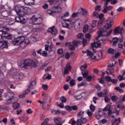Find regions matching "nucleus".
<instances>
[{
	"mask_svg": "<svg viewBox=\"0 0 125 125\" xmlns=\"http://www.w3.org/2000/svg\"><path fill=\"white\" fill-rule=\"evenodd\" d=\"M113 24H114V21H111L109 23H107L101 30L98 31L99 36L96 38V40H98L101 36L103 37H109V36H111V34L113 32V30L108 31L106 34L104 33L112 27Z\"/></svg>",
	"mask_w": 125,
	"mask_h": 125,
	"instance_id": "1",
	"label": "nucleus"
},
{
	"mask_svg": "<svg viewBox=\"0 0 125 125\" xmlns=\"http://www.w3.org/2000/svg\"><path fill=\"white\" fill-rule=\"evenodd\" d=\"M28 42H29V40L25 39L24 36L18 37L17 38L15 39L13 41V43L15 45H19L20 44H22V43L27 44Z\"/></svg>",
	"mask_w": 125,
	"mask_h": 125,
	"instance_id": "2",
	"label": "nucleus"
},
{
	"mask_svg": "<svg viewBox=\"0 0 125 125\" xmlns=\"http://www.w3.org/2000/svg\"><path fill=\"white\" fill-rule=\"evenodd\" d=\"M32 24L34 25H40L42 22V19L41 17H37L36 16H33L31 19Z\"/></svg>",
	"mask_w": 125,
	"mask_h": 125,
	"instance_id": "3",
	"label": "nucleus"
},
{
	"mask_svg": "<svg viewBox=\"0 0 125 125\" xmlns=\"http://www.w3.org/2000/svg\"><path fill=\"white\" fill-rule=\"evenodd\" d=\"M70 15L69 12H66L62 16L61 19L63 20V21H69L71 22V24H74L75 23V20L73 19V18H70V19H66L67 17Z\"/></svg>",
	"mask_w": 125,
	"mask_h": 125,
	"instance_id": "4",
	"label": "nucleus"
},
{
	"mask_svg": "<svg viewBox=\"0 0 125 125\" xmlns=\"http://www.w3.org/2000/svg\"><path fill=\"white\" fill-rule=\"evenodd\" d=\"M14 10L16 11V13H17L18 15L19 16H22L23 15V13L22 11H23V6L20 5H17L15 6Z\"/></svg>",
	"mask_w": 125,
	"mask_h": 125,
	"instance_id": "5",
	"label": "nucleus"
},
{
	"mask_svg": "<svg viewBox=\"0 0 125 125\" xmlns=\"http://www.w3.org/2000/svg\"><path fill=\"white\" fill-rule=\"evenodd\" d=\"M74 28L77 30L80 29L81 26H83V21L81 19H77L75 21H74Z\"/></svg>",
	"mask_w": 125,
	"mask_h": 125,
	"instance_id": "6",
	"label": "nucleus"
},
{
	"mask_svg": "<svg viewBox=\"0 0 125 125\" xmlns=\"http://www.w3.org/2000/svg\"><path fill=\"white\" fill-rule=\"evenodd\" d=\"M14 98V93L12 92L7 93L5 96V100L6 101H11Z\"/></svg>",
	"mask_w": 125,
	"mask_h": 125,
	"instance_id": "7",
	"label": "nucleus"
},
{
	"mask_svg": "<svg viewBox=\"0 0 125 125\" xmlns=\"http://www.w3.org/2000/svg\"><path fill=\"white\" fill-rule=\"evenodd\" d=\"M123 31L124 28L121 27V26H118L116 27L113 31L114 35H119V34L122 35V34H123Z\"/></svg>",
	"mask_w": 125,
	"mask_h": 125,
	"instance_id": "8",
	"label": "nucleus"
},
{
	"mask_svg": "<svg viewBox=\"0 0 125 125\" xmlns=\"http://www.w3.org/2000/svg\"><path fill=\"white\" fill-rule=\"evenodd\" d=\"M20 66L21 67V68H26V67L30 66V61H21L20 63Z\"/></svg>",
	"mask_w": 125,
	"mask_h": 125,
	"instance_id": "9",
	"label": "nucleus"
},
{
	"mask_svg": "<svg viewBox=\"0 0 125 125\" xmlns=\"http://www.w3.org/2000/svg\"><path fill=\"white\" fill-rule=\"evenodd\" d=\"M8 31H9V28H8V27H7L2 24L0 25V32L2 33L1 35H4L5 33H7Z\"/></svg>",
	"mask_w": 125,
	"mask_h": 125,
	"instance_id": "10",
	"label": "nucleus"
},
{
	"mask_svg": "<svg viewBox=\"0 0 125 125\" xmlns=\"http://www.w3.org/2000/svg\"><path fill=\"white\" fill-rule=\"evenodd\" d=\"M8 44L7 42L5 41H0V48L3 49L4 48H8Z\"/></svg>",
	"mask_w": 125,
	"mask_h": 125,
	"instance_id": "11",
	"label": "nucleus"
},
{
	"mask_svg": "<svg viewBox=\"0 0 125 125\" xmlns=\"http://www.w3.org/2000/svg\"><path fill=\"white\" fill-rule=\"evenodd\" d=\"M31 11V9L29 7H24L23 6V9L22 11V13L23 15H21V16H25L26 14H28Z\"/></svg>",
	"mask_w": 125,
	"mask_h": 125,
	"instance_id": "12",
	"label": "nucleus"
},
{
	"mask_svg": "<svg viewBox=\"0 0 125 125\" xmlns=\"http://www.w3.org/2000/svg\"><path fill=\"white\" fill-rule=\"evenodd\" d=\"M48 32L51 33L52 35L55 36L57 34V29L55 26H53L48 29Z\"/></svg>",
	"mask_w": 125,
	"mask_h": 125,
	"instance_id": "13",
	"label": "nucleus"
},
{
	"mask_svg": "<svg viewBox=\"0 0 125 125\" xmlns=\"http://www.w3.org/2000/svg\"><path fill=\"white\" fill-rule=\"evenodd\" d=\"M94 54H93V53H92V52H91L90 50H87V56H88L89 59H90V60H93L94 59Z\"/></svg>",
	"mask_w": 125,
	"mask_h": 125,
	"instance_id": "14",
	"label": "nucleus"
},
{
	"mask_svg": "<svg viewBox=\"0 0 125 125\" xmlns=\"http://www.w3.org/2000/svg\"><path fill=\"white\" fill-rule=\"evenodd\" d=\"M103 55V53L102 52V51H101V54H97L95 55L94 56V60L96 61H98V60H100L102 58V56Z\"/></svg>",
	"mask_w": 125,
	"mask_h": 125,
	"instance_id": "15",
	"label": "nucleus"
},
{
	"mask_svg": "<svg viewBox=\"0 0 125 125\" xmlns=\"http://www.w3.org/2000/svg\"><path fill=\"white\" fill-rule=\"evenodd\" d=\"M81 13H82L83 16H87L88 15V12L87 10L84 8H80Z\"/></svg>",
	"mask_w": 125,
	"mask_h": 125,
	"instance_id": "16",
	"label": "nucleus"
},
{
	"mask_svg": "<svg viewBox=\"0 0 125 125\" xmlns=\"http://www.w3.org/2000/svg\"><path fill=\"white\" fill-rule=\"evenodd\" d=\"M30 62V65L29 66H31L32 67H34V68H36L37 66H38V60L36 59H34L31 62Z\"/></svg>",
	"mask_w": 125,
	"mask_h": 125,
	"instance_id": "17",
	"label": "nucleus"
},
{
	"mask_svg": "<svg viewBox=\"0 0 125 125\" xmlns=\"http://www.w3.org/2000/svg\"><path fill=\"white\" fill-rule=\"evenodd\" d=\"M71 65L70 64V63H68L64 68V75H66L68 74V73H69V71L71 70Z\"/></svg>",
	"mask_w": 125,
	"mask_h": 125,
	"instance_id": "18",
	"label": "nucleus"
},
{
	"mask_svg": "<svg viewBox=\"0 0 125 125\" xmlns=\"http://www.w3.org/2000/svg\"><path fill=\"white\" fill-rule=\"evenodd\" d=\"M24 2L26 5H34L35 0H24Z\"/></svg>",
	"mask_w": 125,
	"mask_h": 125,
	"instance_id": "19",
	"label": "nucleus"
},
{
	"mask_svg": "<svg viewBox=\"0 0 125 125\" xmlns=\"http://www.w3.org/2000/svg\"><path fill=\"white\" fill-rule=\"evenodd\" d=\"M65 46H69V49L70 50H75V47L74 45H72V43L71 42H66L65 44Z\"/></svg>",
	"mask_w": 125,
	"mask_h": 125,
	"instance_id": "20",
	"label": "nucleus"
},
{
	"mask_svg": "<svg viewBox=\"0 0 125 125\" xmlns=\"http://www.w3.org/2000/svg\"><path fill=\"white\" fill-rule=\"evenodd\" d=\"M121 123V118H118L117 119H113L112 120V125H118L119 124Z\"/></svg>",
	"mask_w": 125,
	"mask_h": 125,
	"instance_id": "21",
	"label": "nucleus"
},
{
	"mask_svg": "<svg viewBox=\"0 0 125 125\" xmlns=\"http://www.w3.org/2000/svg\"><path fill=\"white\" fill-rule=\"evenodd\" d=\"M105 72L107 75H112L113 77H115V75L114 74V71H113V69L111 68H107Z\"/></svg>",
	"mask_w": 125,
	"mask_h": 125,
	"instance_id": "22",
	"label": "nucleus"
},
{
	"mask_svg": "<svg viewBox=\"0 0 125 125\" xmlns=\"http://www.w3.org/2000/svg\"><path fill=\"white\" fill-rule=\"evenodd\" d=\"M37 84V82L36 81H33L30 83V84L29 85L28 88L29 89H32L34 88V87L36 86Z\"/></svg>",
	"mask_w": 125,
	"mask_h": 125,
	"instance_id": "23",
	"label": "nucleus"
},
{
	"mask_svg": "<svg viewBox=\"0 0 125 125\" xmlns=\"http://www.w3.org/2000/svg\"><path fill=\"white\" fill-rule=\"evenodd\" d=\"M104 9L103 10V13H107L108 12V3H106L105 1L104 4Z\"/></svg>",
	"mask_w": 125,
	"mask_h": 125,
	"instance_id": "24",
	"label": "nucleus"
},
{
	"mask_svg": "<svg viewBox=\"0 0 125 125\" xmlns=\"http://www.w3.org/2000/svg\"><path fill=\"white\" fill-rule=\"evenodd\" d=\"M105 1L107 4L110 1L111 4H117L118 3V0H103Z\"/></svg>",
	"mask_w": 125,
	"mask_h": 125,
	"instance_id": "25",
	"label": "nucleus"
},
{
	"mask_svg": "<svg viewBox=\"0 0 125 125\" xmlns=\"http://www.w3.org/2000/svg\"><path fill=\"white\" fill-rule=\"evenodd\" d=\"M116 51L115 49L112 48H109L107 50V53L108 54H111V55H114V54L115 53Z\"/></svg>",
	"mask_w": 125,
	"mask_h": 125,
	"instance_id": "26",
	"label": "nucleus"
},
{
	"mask_svg": "<svg viewBox=\"0 0 125 125\" xmlns=\"http://www.w3.org/2000/svg\"><path fill=\"white\" fill-rule=\"evenodd\" d=\"M82 74L83 75V78L85 79L86 77L89 76L88 74H89V72L87 70H84V71H82Z\"/></svg>",
	"mask_w": 125,
	"mask_h": 125,
	"instance_id": "27",
	"label": "nucleus"
},
{
	"mask_svg": "<svg viewBox=\"0 0 125 125\" xmlns=\"http://www.w3.org/2000/svg\"><path fill=\"white\" fill-rule=\"evenodd\" d=\"M68 22H69V23H70V24H72V23H71V21H63L62 22V26L64 28H66V27H68V26H69V23H68Z\"/></svg>",
	"mask_w": 125,
	"mask_h": 125,
	"instance_id": "28",
	"label": "nucleus"
},
{
	"mask_svg": "<svg viewBox=\"0 0 125 125\" xmlns=\"http://www.w3.org/2000/svg\"><path fill=\"white\" fill-rule=\"evenodd\" d=\"M92 47H100L101 46V43L99 42H94L91 44Z\"/></svg>",
	"mask_w": 125,
	"mask_h": 125,
	"instance_id": "29",
	"label": "nucleus"
},
{
	"mask_svg": "<svg viewBox=\"0 0 125 125\" xmlns=\"http://www.w3.org/2000/svg\"><path fill=\"white\" fill-rule=\"evenodd\" d=\"M1 37L3 38H6V39H10L12 37L11 35L7 33H5L4 34H1Z\"/></svg>",
	"mask_w": 125,
	"mask_h": 125,
	"instance_id": "30",
	"label": "nucleus"
},
{
	"mask_svg": "<svg viewBox=\"0 0 125 125\" xmlns=\"http://www.w3.org/2000/svg\"><path fill=\"white\" fill-rule=\"evenodd\" d=\"M113 46H116L118 44V42H119V39L117 37L114 38L112 40Z\"/></svg>",
	"mask_w": 125,
	"mask_h": 125,
	"instance_id": "31",
	"label": "nucleus"
},
{
	"mask_svg": "<svg viewBox=\"0 0 125 125\" xmlns=\"http://www.w3.org/2000/svg\"><path fill=\"white\" fill-rule=\"evenodd\" d=\"M114 114H115V112H112V110H109L108 112V116L109 118H115Z\"/></svg>",
	"mask_w": 125,
	"mask_h": 125,
	"instance_id": "32",
	"label": "nucleus"
},
{
	"mask_svg": "<svg viewBox=\"0 0 125 125\" xmlns=\"http://www.w3.org/2000/svg\"><path fill=\"white\" fill-rule=\"evenodd\" d=\"M87 68V64H84L80 66V69L82 72L85 71V69Z\"/></svg>",
	"mask_w": 125,
	"mask_h": 125,
	"instance_id": "33",
	"label": "nucleus"
},
{
	"mask_svg": "<svg viewBox=\"0 0 125 125\" xmlns=\"http://www.w3.org/2000/svg\"><path fill=\"white\" fill-rule=\"evenodd\" d=\"M97 23H98L97 20H93L92 21V24H91L92 28H95V27H96L97 26L96 24H97Z\"/></svg>",
	"mask_w": 125,
	"mask_h": 125,
	"instance_id": "34",
	"label": "nucleus"
},
{
	"mask_svg": "<svg viewBox=\"0 0 125 125\" xmlns=\"http://www.w3.org/2000/svg\"><path fill=\"white\" fill-rule=\"evenodd\" d=\"M61 118L59 117H57L54 119V123H56V125H57V123L58 124L59 123H61Z\"/></svg>",
	"mask_w": 125,
	"mask_h": 125,
	"instance_id": "35",
	"label": "nucleus"
},
{
	"mask_svg": "<svg viewBox=\"0 0 125 125\" xmlns=\"http://www.w3.org/2000/svg\"><path fill=\"white\" fill-rule=\"evenodd\" d=\"M21 16V23L22 24H25L27 22V20L24 18V16Z\"/></svg>",
	"mask_w": 125,
	"mask_h": 125,
	"instance_id": "36",
	"label": "nucleus"
},
{
	"mask_svg": "<svg viewBox=\"0 0 125 125\" xmlns=\"http://www.w3.org/2000/svg\"><path fill=\"white\" fill-rule=\"evenodd\" d=\"M89 25L86 24L83 27V33H86L88 31Z\"/></svg>",
	"mask_w": 125,
	"mask_h": 125,
	"instance_id": "37",
	"label": "nucleus"
},
{
	"mask_svg": "<svg viewBox=\"0 0 125 125\" xmlns=\"http://www.w3.org/2000/svg\"><path fill=\"white\" fill-rule=\"evenodd\" d=\"M49 122V119L46 118L44 121L42 123L41 125H51V124H48Z\"/></svg>",
	"mask_w": 125,
	"mask_h": 125,
	"instance_id": "38",
	"label": "nucleus"
},
{
	"mask_svg": "<svg viewBox=\"0 0 125 125\" xmlns=\"http://www.w3.org/2000/svg\"><path fill=\"white\" fill-rule=\"evenodd\" d=\"M88 117H89V120H91L92 118V115H93V113H92V111H89V110H88L86 112Z\"/></svg>",
	"mask_w": 125,
	"mask_h": 125,
	"instance_id": "39",
	"label": "nucleus"
},
{
	"mask_svg": "<svg viewBox=\"0 0 125 125\" xmlns=\"http://www.w3.org/2000/svg\"><path fill=\"white\" fill-rule=\"evenodd\" d=\"M13 107L14 109V110L16 109H18L19 107H20V104H18V103H15L13 104Z\"/></svg>",
	"mask_w": 125,
	"mask_h": 125,
	"instance_id": "40",
	"label": "nucleus"
},
{
	"mask_svg": "<svg viewBox=\"0 0 125 125\" xmlns=\"http://www.w3.org/2000/svg\"><path fill=\"white\" fill-rule=\"evenodd\" d=\"M47 13L50 15H51L52 16H55V15L56 14L55 12H53L50 10H47Z\"/></svg>",
	"mask_w": 125,
	"mask_h": 125,
	"instance_id": "41",
	"label": "nucleus"
},
{
	"mask_svg": "<svg viewBox=\"0 0 125 125\" xmlns=\"http://www.w3.org/2000/svg\"><path fill=\"white\" fill-rule=\"evenodd\" d=\"M85 38L88 41H90V39H91V34L90 33H87L85 35Z\"/></svg>",
	"mask_w": 125,
	"mask_h": 125,
	"instance_id": "42",
	"label": "nucleus"
},
{
	"mask_svg": "<svg viewBox=\"0 0 125 125\" xmlns=\"http://www.w3.org/2000/svg\"><path fill=\"white\" fill-rule=\"evenodd\" d=\"M84 114V111H80L78 114H77V117L78 118H82L83 117V115Z\"/></svg>",
	"mask_w": 125,
	"mask_h": 125,
	"instance_id": "43",
	"label": "nucleus"
},
{
	"mask_svg": "<svg viewBox=\"0 0 125 125\" xmlns=\"http://www.w3.org/2000/svg\"><path fill=\"white\" fill-rule=\"evenodd\" d=\"M48 44L50 43V44L48 45V44H46L45 45V50H47V51H48V49L49 48V46H51V45H52V43L50 42H48Z\"/></svg>",
	"mask_w": 125,
	"mask_h": 125,
	"instance_id": "44",
	"label": "nucleus"
},
{
	"mask_svg": "<svg viewBox=\"0 0 125 125\" xmlns=\"http://www.w3.org/2000/svg\"><path fill=\"white\" fill-rule=\"evenodd\" d=\"M111 99L113 101V102H116V101H118V98L116 96H113L111 97Z\"/></svg>",
	"mask_w": 125,
	"mask_h": 125,
	"instance_id": "45",
	"label": "nucleus"
},
{
	"mask_svg": "<svg viewBox=\"0 0 125 125\" xmlns=\"http://www.w3.org/2000/svg\"><path fill=\"white\" fill-rule=\"evenodd\" d=\"M118 80H119L120 82H122V81H125V78L122 75H119L118 77Z\"/></svg>",
	"mask_w": 125,
	"mask_h": 125,
	"instance_id": "46",
	"label": "nucleus"
},
{
	"mask_svg": "<svg viewBox=\"0 0 125 125\" xmlns=\"http://www.w3.org/2000/svg\"><path fill=\"white\" fill-rule=\"evenodd\" d=\"M65 109H66L67 111H68V112H71V111H72V106H70L69 105H66L65 106Z\"/></svg>",
	"mask_w": 125,
	"mask_h": 125,
	"instance_id": "47",
	"label": "nucleus"
},
{
	"mask_svg": "<svg viewBox=\"0 0 125 125\" xmlns=\"http://www.w3.org/2000/svg\"><path fill=\"white\" fill-rule=\"evenodd\" d=\"M111 109V106L109 104H107L106 106L104 109V111H110Z\"/></svg>",
	"mask_w": 125,
	"mask_h": 125,
	"instance_id": "48",
	"label": "nucleus"
},
{
	"mask_svg": "<svg viewBox=\"0 0 125 125\" xmlns=\"http://www.w3.org/2000/svg\"><path fill=\"white\" fill-rule=\"evenodd\" d=\"M85 79H86L87 82H91L92 76H91V75H89L87 77H86Z\"/></svg>",
	"mask_w": 125,
	"mask_h": 125,
	"instance_id": "49",
	"label": "nucleus"
},
{
	"mask_svg": "<svg viewBox=\"0 0 125 125\" xmlns=\"http://www.w3.org/2000/svg\"><path fill=\"white\" fill-rule=\"evenodd\" d=\"M115 90H117V91H119L120 93H123L124 92V90L120 88L119 87H116L115 88Z\"/></svg>",
	"mask_w": 125,
	"mask_h": 125,
	"instance_id": "50",
	"label": "nucleus"
},
{
	"mask_svg": "<svg viewBox=\"0 0 125 125\" xmlns=\"http://www.w3.org/2000/svg\"><path fill=\"white\" fill-rule=\"evenodd\" d=\"M72 44L74 45L75 46H78L79 44V41L76 40H74L72 42Z\"/></svg>",
	"mask_w": 125,
	"mask_h": 125,
	"instance_id": "51",
	"label": "nucleus"
},
{
	"mask_svg": "<svg viewBox=\"0 0 125 125\" xmlns=\"http://www.w3.org/2000/svg\"><path fill=\"white\" fill-rule=\"evenodd\" d=\"M79 16V13H73L72 15V17L71 18H72L73 19H74V18H76V17H78V16Z\"/></svg>",
	"mask_w": 125,
	"mask_h": 125,
	"instance_id": "52",
	"label": "nucleus"
},
{
	"mask_svg": "<svg viewBox=\"0 0 125 125\" xmlns=\"http://www.w3.org/2000/svg\"><path fill=\"white\" fill-rule=\"evenodd\" d=\"M77 38L79 39H83V33H79L77 36Z\"/></svg>",
	"mask_w": 125,
	"mask_h": 125,
	"instance_id": "53",
	"label": "nucleus"
},
{
	"mask_svg": "<svg viewBox=\"0 0 125 125\" xmlns=\"http://www.w3.org/2000/svg\"><path fill=\"white\" fill-rule=\"evenodd\" d=\"M61 100L63 103H66V102H67V100H66V98H65V97L64 96H62L61 97Z\"/></svg>",
	"mask_w": 125,
	"mask_h": 125,
	"instance_id": "54",
	"label": "nucleus"
},
{
	"mask_svg": "<svg viewBox=\"0 0 125 125\" xmlns=\"http://www.w3.org/2000/svg\"><path fill=\"white\" fill-rule=\"evenodd\" d=\"M42 88L43 90H47V88H48V85L46 84L42 85Z\"/></svg>",
	"mask_w": 125,
	"mask_h": 125,
	"instance_id": "55",
	"label": "nucleus"
},
{
	"mask_svg": "<svg viewBox=\"0 0 125 125\" xmlns=\"http://www.w3.org/2000/svg\"><path fill=\"white\" fill-rule=\"evenodd\" d=\"M95 10L96 11H100V10H101V6L100 5H97L95 7Z\"/></svg>",
	"mask_w": 125,
	"mask_h": 125,
	"instance_id": "56",
	"label": "nucleus"
},
{
	"mask_svg": "<svg viewBox=\"0 0 125 125\" xmlns=\"http://www.w3.org/2000/svg\"><path fill=\"white\" fill-rule=\"evenodd\" d=\"M105 81H106V82H111L112 81V78L111 77L107 76L105 77Z\"/></svg>",
	"mask_w": 125,
	"mask_h": 125,
	"instance_id": "57",
	"label": "nucleus"
},
{
	"mask_svg": "<svg viewBox=\"0 0 125 125\" xmlns=\"http://www.w3.org/2000/svg\"><path fill=\"white\" fill-rule=\"evenodd\" d=\"M103 23H104L103 20H100V21H99L97 23L98 27H99V26H100L101 25H102Z\"/></svg>",
	"mask_w": 125,
	"mask_h": 125,
	"instance_id": "58",
	"label": "nucleus"
},
{
	"mask_svg": "<svg viewBox=\"0 0 125 125\" xmlns=\"http://www.w3.org/2000/svg\"><path fill=\"white\" fill-rule=\"evenodd\" d=\"M90 109L92 112H94V111L95 110V106L92 104H91L90 106Z\"/></svg>",
	"mask_w": 125,
	"mask_h": 125,
	"instance_id": "59",
	"label": "nucleus"
},
{
	"mask_svg": "<svg viewBox=\"0 0 125 125\" xmlns=\"http://www.w3.org/2000/svg\"><path fill=\"white\" fill-rule=\"evenodd\" d=\"M80 121L83 123H84L86 122V118H83V117H81L80 118Z\"/></svg>",
	"mask_w": 125,
	"mask_h": 125,
	"instance_id": "60",
	"label": "nucleus"
},
{
	"mask_svg": "<svg viewBox=\"0 0 125 125\" xmlns=\"http://www.w3.org/2000/svg\"><path fill=\"white\" fill-rule=\"evenodd\" d=\"M70 56H71V55L69 53V52H67L65 54V59H69V58H70Z\"/></svg>",
	"mask_w": 125,
	"mask_h": 125,
	"instance_id": "61",
	"label": "nucleus"
},
{
	"mask_svg": "<svg viewBox=\"0 0 125 125\" xmlns=\"http://www.w3.org/2000/svg\"><path fill=\"white\" fill-rule=\"evenodd\" d=\"M10 124H11L12 125H15V121L14 120V119L11 118L10 121Z\"/></svg>",
	"mask_w": 125,
	"mask_h": 125,
	"instance_id": "62",
	"label": "nucleus"
},
{
	"mask_svg": "<svg viewBox=\"0 0 125 125\" xmlns=\"http://www.w3.org/2000/svg\"><path fill=\"white\" fill-rule=\"evenodd\" d=\"M57 52L58 54H62L63 53V49L62 48L58 49Z\"/></svg>",
	"mask_w": 125,
	"mask_h": 125,
	"instance_id": "63",
	"label": "nucleus"
},
{
	"mask_svg": "<svg viewBox=\"0 0 125 125\" xmlns=\"http://www.w3.org/2000/svg\"><path fill=\"white\" fill-rule=\"evenodd\" d=\"M87 42H86V39H83V41H82V44L83 46H85V45L86 44Z\"/></svg>",
	"mask_w": 125,
	"mask_h": 125,
	"instance_id": "64",
	"label": "nucleus"
}]
</instances>
